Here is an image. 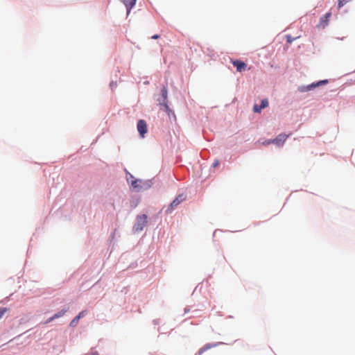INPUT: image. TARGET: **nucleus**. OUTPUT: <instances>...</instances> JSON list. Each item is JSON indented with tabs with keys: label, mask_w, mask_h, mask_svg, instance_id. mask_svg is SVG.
<instances>
[{
	"label": "nucleus",
	"mask_w": 355,
	"mask_h": 355,
	"mask_svg": "<svg viewBox=\"0 0 355 355\" xmlns=\"http://www.w3.org/2000/svg\"><path fill=\"white\" fill-rule=\"evenodd\" d=\"M127 180L130 182L132 188L137 191H140L142 189L150 187L149 184L144 183L141 180L135 179L131 174H129V178H127Z\"/></svg>",
	"instance_id": "nucleus-1"
},
{
	"label": "nucleus",
	"mask_w": 355,
	"mask_h": 355,
	"mask_svg": "<svg viewBox=\"0 0 355 355\" xmlns=\"http://www.w3.org/2000/svg\"><path fill=\"white\" fill-rule=\"evenodd\" d=\"M148 216L146 214L137 216V221L133 227V230L135 232H139L144 228L148 223Z\"/></svg>",
	"instance_id": "nucleus-2"
},
{
	"label": "nucleus",
	"mask_w": 355,
	"mask_h": 355,
	"mask_svg": "<svg viewBox=\"0 0 355 355\" xmlns=\"http://www.w3.org/2000/svg\"><path fill=\"white\" fill-rule=\"evenodd\" d=\"M186 197L184 194L178 195L175 200L170 204L166 209V213H171L182 202L185 200Z\"/></svg>",
	"instance_id": "nucleus-3"
},
{
	"label": "nucleus",
	"mask_w": 355,
	"mask_h": 355,
	"mask_svg": "<svg viewBox=\"0 0 355 355\" xmlns=\"http://www.w3.org/2000/svg\"><path fill=\"white\" fill-rule=\"evenodd\" d=\"M327 83V80H320L317 82L316 83H312L311 85H306V86H301L298 88V90L301 92H305L311 90L313 88H315L318 86L324 85Z\"/></svg>",
	"instance_id": "nucleus-4"
},
{
	"label": "nucleus",
	"mask_w": 355,
	"mask_h": 355,
	"mask_svg": "<svg viewBox=\"0 0 355 355\" xmlns=\"http://www.w3.org/2000/svg\"><path fill=\"white\" fill-rule=\"evenodd\" d=\"M288 135L280 134L273 140H270L267 144L274 143L278 146H282L288 137Z\"/></svg>",
	"instance_id": "nucleus-5"
},
{
	"label": "nucleus",
	"mask_w": 355,
	"mask_h": 355,
	"mask_svg": "<svg viewBox=\"0 0 355 355\" xmlns=\"http://www.w3.org/2000/svg\"><path fill=\"white\" fill-rule=\"evenodd\" d=\"M147 124L144 120H139L137 123V130L141 137H144L145 134L147 132Z\"/></svg>",
	"instance_id": "nucleus-6"
},
{
	"label": "nucleus",
	"mask_w": 355,
	"mask_h": 355,
	"mask_svg": "<svg viewBox=\"0 0 355 355\" xmlns=\"http://www.w3.org/2000/svg\"><path fill=\"white\" fill-rule=\"evenodd\" d=\"M331 16V12H328L324 16H322L320 19L318 26H320V27H322V28H325L328 25L329 20Z\"/></svg>",
	"instance_id": "nucleus-7"
},
{
	"label": "nucleus",
	"mask_w": 355,
	"mask_h": 355,
	"mask_svg": "<svg viewBox=\"0 0 355 355\" xmlns=\"http://www.w3.org/2000/svg\"><path fill=\"white\" fill-rule=\"evenodd\" d=\"M232 64L236 67V70L239 72L244 71L246 68V64L241 60H231Z\"/></svg>",
	"instance_id": "nucleus-8"
},
{
	"label": "nucleus",
	"mask_w": 355,
	"mask_h": 355,
	"mask_svg": "<svg viewBox=\"0 0 355 355\" xmlns=\"http://www.w3.org/2000/svg\"><path fill=\"white\" fill-rule=\"evenodd\" d=\"M268 106V101L266 98L261 101V105H258L255 104L253 107V111L254 112H261V110Z\"/></svg>",
	"instance_id": "nucleus-9"
},
{
	"label": "nucleus",
	"mask_w": 355,
	"mask_h": 355,
	"mask_svg": "<svg viewBox=\"0 0 355 355\" xmlns=\"http://www.w3.org/2000/svg\"><path fill=\"white\" fill-rule=\"evenodd\" d=\"M87 312L86 311H83L79 313V314L75 317L70 322V326L71 327H76L79 321V320L84 317L85 315H86Z\"/></svg>",
	"instance_id": "nucleus-10"
},
{
	"label": "nucleus",
	"mask_w": 355,
	"mask_h": 355,
	"mask_svg": "<svg viewBox=\"0 0 355 355\" xmlns=\"http://www.w3.org/2000/svg\"><path fill=\"white\" fill-rule=\"evenodd\" d=\"M137 0H121V1L124 3L127 9V14L128 15L130 12V10L135 5Z\"/></svg>",
	"instance_id": "nucleus-11"
},
{
	"label": "nucleus",
	"mask_w": 355,
	"mask_h": 355,
	"mask_svg": "<svg viewBox=\"0 0 355 355\" xmlns=\"http://www.w3.org/2000/svg\"><path fill=\"white\" fill-rule=\"evenodd\" d=\"M216 344H211V343H208V344H206L203 347H202L201 349H200L198 353L199 354H202L205 351L209 349H211V347H216Z\"/></svg>",
	"instance_id": "nucleus-12"
},
{
	"label": "nucleus",
	"mask_w": 355,
	"mask_h": 355,
	"mask_svg": "<svg viewBox=\"0 0 355 355\" xmlns=\"http://www.w3.org/2000/svg\"><path fill=\"white\" fill-rule=\"evenodd\" d=\"M351 0H338V9L341 8L346 3L349 2Z\"/></svg>",
	"instance_id": "nucleus-13"
},
{
	"label": "nucleus",
	"mask_w": 355,
	"mask_h": 355,
	"mask_svg": "<svg viewBox=\"0 0 355 355\" xmlns=\"http://www.w3.org/2000/svg\"><path fill=\"white\" fill-rule=\"evenodd\" d=\"M67 311V310H62L60 311H59L58 313H55L54 315H53V318H58L60 317H62L64 315V313Z\"/></svg>",
	"instance_id": "nucleus-14"
},
{
	"label": "nucleus",
	"mask_w": 355,
	"mask_h": 355,
	"mask_svg": "<svg viewBox=\"0 0 355 355\" xmlns=\"http://www.w3.org/2000/svg\"><path fill=\"white\" fill-rule=\"evenodd\" d=\"M8 311L6 307H0V318Z\"/></svg>",
	"instance_id": "nucleus-15"
},
{
	"label": "nucleus",
	"mask_w": 355,
	"mask_h": 355,
	"mask_svg": "<svg viewBox=\"0 0 355 355\" xmlns=\"http://www.w3.org/2000/svg\"><path fill=\"white\" fill-rule=\"evenodd\" d=\"M162 96L164 98H166L167 97V91L165 88L162 90Z\"/></svg>",
	"instance_id": "nucleus-16"
},
{
	"label": "nucleus",
	"mask_w": 355,
	"mask_h": 355,
	"mask_svg": "<svg viewBox=\"0 0 355 355\" xmlns=\"http://www.w3.org/2000/svg\"><path fill=\"white\" fill-rule=\"evenodd\" d=\"M55 318H53V316H52L51 318H49V319L46 321V322H45V323H46H46H49V322H50L53 321V320H55Z\"/></svg>",
	"instance_id": "nucleus-17"
},
{
	"label": "nucleus",
	"mask_w": 355,
	"mask_h": 355,
	"mask_svg": "<svg viewBox=\"0 0 355 355\" xmlns=\"http://www.w3.org/2000/svg\"><path fill=\"white\" fill-rule=\"evenodd\" d=\"M159 37V35L156 34V35H154L151 37L152 39L153 40H156V39H158Z\"/></svg>",
	"instance_id": "nucleus-18"
},
{
	"label": "nucleus",
	"mask_w": 355,
	"mask_h": 355,
	"mask_svg": "<svg viewBox=\"0 0 355 355\" xmlns=\"http://www.w3.org/2000/svg\"><path fill=\"white\" fill-rule=\"evenodd\" d=\"M219 164V162L218 160H216L214 164H213V166L214 167H216L217 166H218Z\"/></svg>",
	"instance_id": "nucleus-19"
},
{
	"label": "nucleus",
	"mask_w": 355,
	"mask_h": 355,
	"mask_svg": "<svg viewBox=\"0 0 355 355\" xmlns=\"http://www.w3.org/2000/svg\"><path fill=\"white\" fill-rule=\"evenodd\" d=\"M89 355H99L97 352H92L89 354Z\"/></svg>",
	"instance_id": "nucleus-20"
}]
</instances>
